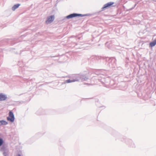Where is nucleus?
Wrapping results in <instances>:
<instances>
[{
    "instance_id": "1",
    "label": "nucleus",
    "mask_w": 156,
    "mask_h": 156,
    "mask_svg": "<svg viewBox=\"0 0 156 156\" xmlns=\"http://www.w3.org/2000/svg\"><path fill=\"white\" fill-rule=\"evenodd\" d=\"M7 119L8 121H10L11 122H12L14 121V115L13 113L11 111H10L9 116L7 118Z\"/></svg>"
},
{
    "instance_id": "2",
    "label": "nucleus",
    "mask_w": 156,
    "mask_h": 156,
    "mask_svg": "<svg viewBox=\"0 0 156 156\" xmlns=\"http://www.w3.org/2000/svg\"><path fill=\"white\" fill-rule=\"evenodd\" d=\"M114 4V2H110L105 4L101 8L102 11L104 10L105 9H107L111 7Z\"/></svg>"
},
{
    "instance_id": "3",
    "label": "nucleus",
    "mask_w": 156,
    "mask_h": 156,
    "mask_svg": "<svg viewBox=\"0 0 156 156\" xmlns=\"http://www.w3.org/2000/svg\"><path fill=\"white\" fill-rule=\"evenodd\" d=\"M54 19V17L53 16H50L47 18V20L46 21V23L47 24L50 23L53 21Z\"/></svg>"
},
{
    "instance_id": "4",
    "label": "nucleus",
    "mask_w": 156,
    "mask_h": 156,
    "mask_svg": "<svg viewBox=\"0 0 156 156\" xmlns=\"http://www.w3.org/2000/svg\"><path fill=\"white\" fill-rule=\"evenodd\" d=\"M82 15L80 14H77L76 13H73L71 14L66 16L67 19H70L73 17H75L79 16H82Z\"/></svg>"
},
{
    "instance_id": "5",
    "label": "nucleus",
    "mask_w": 156,
    "mask_h": 156,
    "mask_svg": "<svg viewBox=\"0 0 156 156\" xmlns=\"http://www.w3.org/2000/svg\"><path fill=\"white\" fill-rule=\"evenodd\" d=\"M6 98L7 97L5 95L0 94V101L5 100Z\"/></svg>"
},
{
    "instance_id": "6",
    "label": "nucleus",
    "mask_w": 156,
    "mask_h": 156,
    "mask_svg": "<svg viewBox=\"0 0 156 156\" xmlns=\"http://www.w3.org/2000/svg\"><path fill=\"white\" fill-rule=\"evenodd\" d=\"M20 5L19 4H17L14 5L12 8V10L13 11H15V9L17 8Z\"/></svg>"
},
{
    "instance_id": "7",
    "label": "nucleus",
    "mask_w": 156,
    "mask_h": 156,
    "mask_svg": "<svg viewBox=\"0 0 156 156\" xmlns=\"http://www.w3.org/2000/svg\"><path fill=\"white\" fill-rule=\"evenodd\" d=\"M156 44V40H155L154 41L151 42L150 44V46L152 47L154 45Z\"/></svg>"
},
{
    "instance_id": "8",
    "label": "nucleus",
    "mask_w": 156,
    "mask_h": 156,
    "mask_svg": "<svg viewBox=\"0 0 156 156\" xmlns=\"http://www.w3.org/2000/svg\"><path fill=\"white\" fill-rule=\"evenodd\" d=\"M76 81H77V80H71L69 79V80H66L65 81V83H70L74 82H75Z\"/></svg>"
},
{
    "instance_id": "9",
    "label": "nucleus",
    "mask_w": 156,
    "mask_h": 156,
    "mask_svg": "<svg viewBox=\"0 0 156 156\" xmlns=\"http://www.w3.org/2000/svg\"><path fill=\"white\" fill-rule=\"evenodd\" d=\"M7 124V122L4 121L2 120L0 121V125H6Z\"/></svg>"
},
{
    "instance_id": "10",
    "label": "nucleus",
    "mask_w": 156,
    "mask_h": 156,
    "mask_svg": "<svg viewBox=\"0 0 156 156\" xmlns=\"http://www.w3.org/2000/svg\"><path fill=\"white\" fill-rule=\"evenodd\" d=\"M3 143V141L1 139H0V146H1Z\"/></svg>"
},
{
    "instance_id": "11",
    "label": "nucleus",
    "mask_w": 156,
    "mask_h": 156,
    "mask_svg": "<svg viewBox=\"0 0 156 156\" xmlns=\"http://www.w3.org/2000/svg\"><path fill=\"white\" fill-rule=\"evenodd\" d=\"M18 156H20V155H18Z\"/></svg>"
}]
</instances>
